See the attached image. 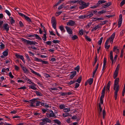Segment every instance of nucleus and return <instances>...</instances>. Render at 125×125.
<instances>
[{
  "instance_id": "obj_1",
  "label": "nucleus",
  "mask_w": 125,
  "mask_h": 125,
  "mask_svg": "<svg viewBox=\"0 0 125 125\" xmlns=\"http://www.w3.org/2000/svg\"><path fill=\"white\" fill-rule=\"evenodd\" d=\"M115 79L114 81L113 89L115 91L114 92V97L115 100H116L117 99V93L119 88V86L118 85L119 78H116Z\"/></svg>"
},
{
  "instance_id": "obj_2",
  "label": "nucleus",
  "mask_w": 125,
  "mask_h": 125,
  "mask_svg": "<svg viewBox=\"0 0 125 125\" xmlns=\"http://www.w3.org/2000/svg\"><path fill=\"white\" fill-rule=\"evenodd\" d=\"M21 40L23 41L24 43H26V45H31L32 44L35 45L36 44H38V43L35 41H31L29 40H27L23 38H21Z\"/></svg>"
},
{
  "instance_id": "obj_3",
  "label": "nucleus",
  "mask_w": 125,
  "mask_h": 125,
  "mask_svg": "<svg viewBox=\"0 0 125 125\" xmlns=\"http://www.w3.org/2000/svg\"><path fill=\"white\" fill-rule=\"evenodd\" d=\"M80 3L79 4L81 5L80 6L79 8L81 9H83L87 7L89 4V3H87L84 2L82 0H80Z\"/></svg>"
},
{
  "instance_id": "obj_4",
  "label": "nucleus",
  "mask_w": 125,
  "mask_h": 125,
  "mask_svg": "<svg viewBox=\"0 0 125 125\" xmlns=\"http://www.w3.org/2000/svg\"><path fill=\"white\" fill-rule=\"evenodd\" d=\"M105 88V85L104 87L102 90L101 93V95L100 98V104H102L103 103V98L104 97Z\"/></svg>"
},
{
  "instance_id": "obj_5",
  "label": "nucleus",
  "mask_w": 125,
  "mask_h": 125,
  "mask_svg": "<svg viewBox=\"0 0 125 125\" xmlns=\"http://www.w3.org/2000/svg\"><path fill=\"white\" fill-rule=\"evenodd\" d=\"M1 29L2 31L5 30L6 32H8L9 30V25L7 23L3 24L2 26Z\"/></svg>"
},
{
  "instance_id": "obj_6",
  "label": "nucleus",
  "mask_w": 125,
  "mask_h": 125,
  "mask_svg": "<svg viewBox=\"0 0 125 125\" xmlns=\"http://www.w3.org/2000/svg\"><path fill=\"white\" fill-rule=\"evenodd\" d=\"M51 23L53 28L56 29V21L55 18L54 17H52L51 20Z\"/></svg>"
},
{
  "instance_id": "obj_7",
  "label": "nucleus",
  "mask_w": 125,
  "mask_h": 125,
  "mask_svg": "<svg viewBox=\"0 0 125 125\" xmlns=\"http://www.w3.org/2000/svg\"><path fill=\"white\" fill-rule=\"evenodd\" d=\"M37 99V98H34L29 101V103L31 104L30 105V106L35 107V105H33V104L36 102Z\"/></svg>"
},
{
  "instance_id": "obj_8",
  "label": "nucleus",
  "mask_w": 125,
  "mask_h": 125,
  "mask_svg": "<svg viewBox=\"0 0 125 125\" xmlns=\"http://www.w3.org/2000/svg\"><path fill=\"white\" fill-rule=\"evenodd\" d=\"M34 59V61H36L38 62H42L43 64H47L48 63V62L47 61H43L41 59H40L37 58H35Z\"/></svg>"
},
{
  "instance_id": "obj_9",
  "label": "nucleus",
  "mask_w": 125,
  "mask_h": 125,
  "mask_svg": "<svg viewBox=\"0 0 125 125\" xmlns=\"http://www.w3.org/2000/svg\"><path fill=\"white\" fill-rule=\"evenodd\" d=\"M76 24L75 22L74 21H73L72 20H70L67 23V25L70 26H73Z\"/></svg>"
},
{
  "instance_id": "obj_10",
  "label": "nucleus",
  "mask_w": 125,
  "mask_h": 125,
  "mask_svg": "<svg viewBox=\"0 0 125 125\" xmlns=\"http://www.w3.org/2000/svg\"><path fill=\"white\" fill-rule=\"evenodd\" d=\"M85 15L86 18L88 19L93 16L94 14L92 13L91 11H89Z\"/></svg>"
},
{
  "instance_id": "obj_11",
  "label": "nucleus",
  "mask_w": 125,
  "mask_h": 125,
  "mask_svg": "<svg viewBox=\"0 0 125 125\" xmlns=\"http://www.w3.org/2000/svg\"><path fill=\"white\" fill-rule=\"evenodd\" d=\"M115 32H114L112 34L111 36L109 38H108L106 40H108V41L110 40V42H112V43L113 42V40L115 38Z\"/></svg>"
},
{
  "instance_id": "obj_12",
  "label": "nucleus",
  "mask_w": 125,
  "mask_h": 125,
  "mask_svg": "<svg viewBox=\"0 0 125 125\" xmlns=\"http://www.w3.org/2000/svg\"><path fill=\"white\" fill-rule=\"evenodd\" d=\"M65 28L67 30V31L69 34H72L73 33L70 27L66 26Z\"/></svg>"
},
{
  "instance_id": "obj_13",
  "label": "nucleus",
  "mask_w": 125,
  "mask_h": 125,
  "mask_svg": "<svg viewBox=\"0 0 125 125\" xmlns=\"http://www.w3.org/2000/svg\"><path fill=\"white\" fill-rule=\"evenodd\" d=\"M106 58L104 57V62H103V68L102 70L104 71V70L105 69V66L106 64Z\"/></svg>"
},
{
  "instance_id": "obj_14",
  "label": "nucleus",
  "mask_w": 125,
  "mask_h": 125,
  "mask_svg": "<svg viewBox=\"0 0 125 125\" xmlns=\"http://www.w3.org/2000/svg\"><path fill=\"white\" fill-rule=\"evenodd\" d=\"M112 4V3L111 2H109L108 3H105V4L104 5L103 4V7L105 8L107 7Z\"/></svg>"
},
{
  "instance_id": "obj_15",
  "label": "nucleus",
  "mask_w": 125,
  "mask_h": 125,
  "mask_svg": "<svg viewBox=\"0 0 125 125\" xmlns=\"http://www.w3.org/2000/svg\"><path fill=\"white\" fill-rule=\"evenodd\" d=\"M72 74L70 76V77L71 79H72L76 74V71H74L71 72Z\"/></svg>"
},
{
  "instance_id": "obj_16",
  "label": "nucleus",
  "mask_w": 125,
  "mask_h": 125,
  "mask_svg": "<svg viewBox=\"0 0 125 125\" xmlns=\"http://www.w3.org/2000/svg\"><path fill=\"white\" fill-rule=\"evenodd\" d=\"M98 110L99 111V115H100L102 111V108L101 107V106L100 103H99V108H98Z\"/></svg>"
},
{
  "instance_id": "obj_17",
  "label": "nucleus",
  "mask_w": 125,
  "mask_h": 125,
  "mask_svg": "<svg viewBox=\"0 0 125 125\" xmlns=\"http://www.w3.org/2000/svg\"><path fill=\"white\" fill-rule=\"evenodd\" d=\"M109 41H108V40H106V42L105 43V48H106L107 49H108L110 47V45H108V44L109 42Z\"/></svg>"
},
{
  "instance_id": "obj_18",
  "label": "nucleus",
  "mask_w": 125,
  "mask_h": 125,
  "mask_svg": "<svg viewBox=\"0 0 125 125\" xmlns=\"http://www.w3.org/2000/svg\"><path fill=\"white\" fill-rule=\"evenodd\" d=\"M93 78H90L89 79L87 80V81L89 84L90 85H91L93 83Z\"/></svg>"
},
{
  "instance_id": "obj_19",
  "label": "nucleus",
  "mask_w": 125,
  "mask_h": 125,
  "mask_svg": "<svg viewBox=\"0 0 125 125\" xmlns=\"http://www.w3.org/2000/svg\"><path fill=\"white\" fill-rule=\"evenodd\" d=\"M118 71H117L115 70V71L114 72V74L113 77H114V79H115L116 78V77H117L118 74Z\"/></svg>"
},
{
  "instance_id": "obj_20",
  "label": "nucleus",
  "mask_w": 125,
  "mask_h": 125,
  "mask_svg": "<svg viewBox=\"0 0 125 125\" xmlns=\"http://www.w3.org/2000/svg\"><path fill=\"white\" fill-rule=\"evenodd\" d=\"M8 49H7L5 51L3 52V55L4 56H6L8 55Z\"/></svg>"
},
{
  "instance_id": "obj_21",
  "label": "nucleus",
  "mask_w": 125,
  "mask_h": 125,
  "mask_svg": "<svg viewBox=\"0 0 125 125\" xmlns=\"http://www.w3.org/2000/svg\"><path fill=\"white\" fill-rule=\"evenodd\" d=\"M53 121L55 123H56L58 124V125H61V122L59 120L57 119L54 120Z\"/></svg>"
},
{
  "instance_id": "obj_22",
  "label": "nucleus",
  "mask_w": 125,
  "mask_h": 125,
  "mask_svg": "<svg viewBox=\"0 0 125 125\" xmlns=\"http://www.w3.org/2000/svg\"><path fill=\"white\" fill-rule=\"evenodd\" d=\"M110 81H109L107 83L106 86V89H107L109 91V92L110 91Z\"/></svg>"
},
{
  "instance_id": "obj_23",
  "label": "nucleus",
  "mask_w": 125,
  "mask_h": 125,
  "mask_svg": "<svg viewBox=\"0 0 125 125\" xmlns=\"http://www.w3.org/2000/svg\"><path fill=\"white\" fill-rule=\"evenodd\" d=\"M93 19L94 20H93V21H100V20H103L104 19V18H94Z\"/></svg>"
},
{
  "instance_id": "obj_24",
  "label": "nucleus",
  "mask_w": 125,
  "mask_h": 125,
  "mask_svg": "<svg viewBox=\"0 0 125 125\" xmlns=\"http://www.w3.org/2000/svg\"><path fill=\"white\" fill-rule=\"evenodd\" d=\"M65 4H64V3H63L58 8V9L59 10H60L61 9H62L63 7L64 8V9H65L66 8V6L64 7V5Z\"/></svg>"
},
{
  "instance_id": "obj_25",
  "label": "nucleus",
  "mask_w": 125,
  "mask_h": 125,
  "mask_svg": "<svg viewBox=\"0 0 125 125\" xmlns=\"http://www.w3.org/2000/svg\"><path fill=\"white\" fill-rule=\"evenodd\" d=\"M106 1L104 0L99 1L97 3V5L99 6L101 4L103 3L106 2Z\"/></svg>"
},
{
  "instance_id": "obj_26",
  "label": "nucleus",
  "mask_w": 125,
  "mask_h": 125,
  "mask_svg": "<svg viewBox=\"0 0 125 125\" xmlns=\"http://www.w3.org/2000/svg\"><path fill=\"white\" fill-rule=\"evenodd\" d=\"M35 92L36 93L37 96H43V94L42 93L39 91H35Z\"/></svg>"
},
{
  "instance_id": "obj_27",
  "label": "nucleus",
  "mask_w": 125,
  "mask_h": 125,
  "mask_svg": "<svg viewBox=\"0 0 125 125\" xmlns=\"http://www.w3.org/2000/svg\"><path fill=\"white\" fill-rule=\"evenodd\" d=\"M110 59L111 61H113V52L112 51H111L110 52Z\"/></svg>"
},
{
  "instance_id": "obj_28",
  "label": "nucleus",
  "mask_w": 125,
  "mask_h": 125,
  "mask_svg": "<svg viewBox=\"0 0 125 125\" xmlns=\"http://www.w3.org/2000/svg\"><path fill=\"white\" fill-rule=\"evenodd\" d=\"M59 28L62 32H64L65 31V30L64 29L62 25L60 26L59 27Z\"/></svg>"
},
{
  "instance_id": "obj_29",
  "label": "nucleus",
  "mask_w": 125,
  "mask_h": 125,
  "mask_svg": "<svg viewBox=\"0 0 125 125\" xmlns=\"http://www.w3.org/2000/svg\"><path fill=\"white\" fill-rule=\"evenodd\" d=\"M122 20H119L118 19V27H120L121 25V24L122 23Z\"/></svg>"
},
{
  "instance_id": "obj_30",
  "label": "nucleus",
  "mask_w": 125,
  "mask_h": 125,
  "mask_svg": "<svg viewBox=\"0 0 125 125\" xmlns=\"http://www.w3.org/2000/svg\"><path fill=\"white\" fill-rule=\"evenodd\" d=\"M82 77L81 76L80 77H78L76 81V82H78V83H80L82 80Z\"/></svg>"
},
{
  "instance_id": "obj_31",
  "label": "nucleus",
  "mask_w": 125,
  "mask_h": 125,
  "mask_svg": "<svg viewBox=\"0 0 125 125\" xmlns=\"http://www.w3.org/2000/svg\"><path fill=\"white\" fill-rule=\"evenodd\" d=\"M25 19L27 21H29V22H31V21L30 19L27 16H26L24 17Z\"/></svg>"
},
{
  "instance_id": "obj_32",
  "label": "nucleus",
  "mask_w": 125,
  "mask_h": 125,
  "mask_svg": "<svg viewBox=\"0 0 125 125\" xmlns=\"http://www.w3.org/2000/svg\"><path fill=\"white\" fill-rule=\"evenodd\" d=\"M24 73H28L29 71L27 69L26 67H24L22 69Z\"/></svg>"
},
{
  "instance_id": "obj_33",
  "label": "nucleus",
  "mask_w": 125,
  "mask_h": 125,
  "mask_svg": "<svg viewBox=\"0 0 125 125\" xmlns=\"http://www.w3.org/2000/svg\"><path fill=\"white\" fill-rule=\"evenodd\" d=\"M34 36L36 37V38L37 39H38L40 40H42V39L37 34H34Z\"/></svg>"
},
{
  "instance_id": "obj_34",
  "label": "nucleus",
  "mask_w": 125,
  "mask_h": 125,
  "mask_svg": "<svg viewBox=\"0 0 125 125\" xmlns=\"http://www.w3.org/2000/svg\"><path fill=\"white\" fill-rule=\"evenodd\" d=\"M108 22V21L106 20L105 21H101V22L99 24V25H103L104 24H105L107 22Z\"/></svg>"
},
{
  "instance_id": "obj_35",
  "label": "nucleus",
  "mask_w": 125,
  "mask_h": 125,
  "mask_svg": "<svg viewBox=\"0 0 125 125\" xmlns=\"http://www.w3.org/2000/svg\"><path fill=\"white\" fill-rule=\"evenodd\" d=\"M44 41L46 40L47 37L46 36V33L44 34L43 35V36L42 37Z\"/></svg>"
},
{
  "instance_id": "obj_36",
  "label": "nucleus",
  "mask_w": 125,
  "mask_h": 125,
  "mask_svg": "<svg viewBox=\"0 0 125 125\" xmlns=\"http://www.w3.org/2000/svg\"><path fill=\"white\" fill-rule=\"evenodd\" d=\"M72 39L74 40L78 38V37L76 35H74L72 37Z\"/></svg>"
},
{
  "instance_id": "obj_37",
  "label": "nucleus",
  "mask_w": 125,
  "mask_h": 125,
  "mask_svg": "<svg viewBox=\"0 0 125 125\" xmlns=\"http://www.w3.org/2000/svg\"><path fill=\"white\" fill-rule=\"evenodd\" d=\"M103 118L104 119L105 117V116L106 115V113L105 110L104 109L103 110Z\"/></svg>"
},
{
  "instance_id": "obj_38",
  "label": "nucleus",
  "mask_w": 125,
  "mask_h": 125,
  "mask_svg": "<svg viewBox=\"0 0 125 125\" xmlns=\"http://www.w3.org/2000/svg\"><path fill=\"white\" fill-rule=\"evenodd\" d=\"M1 45H0V48L1 49H4L5 47V45L3 43L1 42Z\"/></svg>"
},
{
  "instance_id": "obj_39",
  "label": "nucleus",
  "mask_w": 125,
  "mask_h": 125,
  "mask_svg": "<svg viewBox=\"0 0 125 125\" xmlns=\"http://www.w3.org/2000/svg\"><path fill=\"white\" fill-rule=\"evenodd\" d=\"M50 115H51V116L52 117H54L55 118L56 117V116L55 115L54 113H53V111H52L50 113Z\"/></svg>"
},
{
  "instance_id": "obj_40",
  "label": "nucleus",
  "mask_w": 125,
  "mask_h": 125,
  "mask_svg": "<svg viewBox=\"0 0 125 125\" xmlns=\"http://www.w3.org/2000/svg\"><path fill=\"white\" fill-rule=\"evenodd\" d=\"M103 40V37H102L100 39V41L98 42V43L99 45H101V43H102Z\"/></svg>"
},
{
  "instance_id": "obj_41",
  "label": "nucleus",
  "mask_w": 125,
  "mask_h": 125,
  "mask_svg": "<svg viewBox=\"0 0 125 125\" xmlns=\"http://www.w3.org/2000/svg\"><path fill=\"white\" fill-rule=\"evenodd\" d=\"M59 94H60V95L62 96H65V95H67V92H59Z\"/></svg>"
},
{
  "instance_id": "obj_42",
  "label": "nucleus",
  "mask_w": 125,
  "mask_h": 125,
  "mask_svg": "<svg viewBox=\"0 0 125 125\" xmlns=\"http://www.w3.org/2000/svg\"><path fill=\"white\" fill-rule=\"evenodd\" d=\"M80 68V67L78 65L74 68V70L77 71V72H78L79 71Z\"/></svg>"
},
{
  "instance_id": "obj_43",
  "label": "nucleus",
  "mask_w": 125,
  "mask_h": 125,
  "mask_svg": "<svg viewBox=\"0 0 125 125\" xmlns=\"http://www.w3.org/2000/svg\"><path fill=\"white\" fill-rule=\"evenodd\" d=\"M125 3V0H123L120 4V6H122Z\"/></svg>"
},
{
  "instance_id": "obj_44",
  "label": "nucleus",
  "mask_w": 125,
  "mask_h": 125,
  "mask_svg": "<svg viewBox=\"0 0 125 125\" xmlns=\"http://www.w3.org/2000/svg\"><path fill=\"white\" fill-rule=\"evenodd\" d=\"M29 87L30 88H31L34 90H36L37 89L34 86L32 85H30Z\"/></svg>"
},
{
  "instance_id": "obj_45",
  "label": "nucleus",
  "mask_w": 125,
  "mask_h": 125,
  "mask_svg": "<svg viewBox=\"0 0 125 125\" xmlns=\"http://www.w3.org/2000/svg\"><path fill=\"white\" fill-rule=\"evenodd\" d=\"M36 105H35V106H39V105L41 103V102L38 101L37 100L36 102Z\"/></svg>"
},
{
  "instance_id": "obj_46",
  "label": "nucleus",
  "mask_w": 125,
  "mask_h": 125,
  "mask_svg": "<svg viewBox=\"0 0 125 125\" xmlns=\"http://www.w3.org/2000/svg\"><path fill=\"white\" fill-rule=\"evenodd\" d=\"M46 122H45V124L47 122H49V123H51L52 121L50 120L49 119L47 118H45Z\"/></svg>"
},
{
  "instance_id": "obj_47",
  "label": "nucleus",
  "mask_w": 125,
  "mask_h": 125,
  "mask_svg": "<svg viewBox=\"0 0 125 125\" xmlns=\"http://www.w3.org/2000/svg\"><path fill=\"white\" fill-rule=\"evenodd\" d=\"M85 39L87 40L89 42H91V39L87 36L85 35Z\"/></svg>"
},
{
  "instance_id": "obj_48",
  "label": "nucleus",
  "mask_w": 125,
  "mask_h": 125,
  "mask_svg": "<svg viewBox=\"0 0 125 125\" xmlns=\"http://www.w3.org/2000/svg\"><path fill=\"white\" fill-rule=\"evenodd\" d=\"M60 42V41H58L57 40H53L52 41V42L54 43H59Z\"/></svg>"
},
{
  "instance_id": "obj_49",
  "label": "nucleus",
  "mask_w": 125,
  "mask_h": 125,
  "mask_svg": "<svg viewBox=\"0 0 125 125\" xmlns=\"http://www.w3.org/2000/svg\"><path fill=\"white\" fill-rule=\"evenodd\" d=\"M86 15H82L79 17V18L80 19H83L85 18H86Z\"/></svg>"
},
{
  "instance_id": "obj_50",
  "label": "nucleus",
  "mask_w": 125,
  "mask_h": 125,
  "mask_svg": "<svg viewBox=\"0 0 125 125\" xmlns=\"http://www.w3.org/2000/svg\"><path fill=\"white\" fill-rule=\"evenodd\" d=\"M28 81H29V82H28V83H29V84H31L33 85H34L35 84L31 82V80L29 79L28 80Z\"/></svg>"
},
{
  "instance_id": "obj_51",
  "label": "nucleus",
  "mask_w": 125,
  "mask_h": 125,
  "mask_svg": "<svg viewBox=\"0 0 125 125\" xmlns=\"http://www.w3.org/2000/svg\"><path fill=\"white\" fill-rule=\"evenodd\" d=\"M46 44L48 45H51L52 42L51 41H48L46 42Z\"/></svg>"
},
{
  "instance_id": "obj_52",
  "label": "nucleus",
  "mask_w": 125,
  "mask_h": 125,
  "mask_svg": "<svg viewBox=\"0 0 125 125\" xmlns=\"http://www.w3.org/2000/svg\"><path fill=\"white\" fill-rule=\"evenodd\" d=\"M63 110L64 112H68L70 111V109L67 108L64 109Z\"/></svg>"
},
{
  "instance_id": "obj_53",
  "label": "nucleus",
  "mask_w": 125,
  "mask_h": 125,
  "mask_svg": "<svg viewBox=\"0 0 125 125\" xmlns=\"http://www.w3.org/2000/svg\"><path fill=\"white\" fill-rule=\"evenodd\" d=\"M5 12L6 13H7V14L9 16H10L11 15L9 11L8 10H5Z\"/></svg>"
},
{
  "instance_id": "obj_54",
  "label": "nucleus",
  "mask_w": 125,
  "mask_h": 125,
  "mask_svg": "<svg viewBox=\"0 0 125 125\" xmlns=\"http://www.w3.org/2000/svg\"><path fill=\"white\" fill-rule=\"evenodd\" d=\"M100 28V26L99 25H97L95 27L93 28L94 30L95 31L98 29V28Z\"/></svg>"
},
{
  "instance_id": "obj_55",
  "label": "nucleus",
  "mask_w": 125,
  "mask_h": 125,
  "mask_svg": "<svg viewBox=\"0 0 125 125\" xmlns=\"http://www.w3.org/2000/svg\"><path fill=\"white\" fill-rule=\"evenodd\" d=\"M19 23L20 27H22L24 26V25L21 21H19Z\"/></svg>"
},
{
  "instance_id": "obj_56",
  "label": "nucleus",
  "mask_w": 125,
  "mask_h": 125,
  "mask_svg": "<svg viewBox=\"0 0 125 125\" xmlns=\"http://www.w3.org/2000/svg\"><path fill=\"white\" fill-rule=\"evenodd\" d=\"M62 0H59V1L57 2L54 5V7H56V6H57L61 2H62Z\"/></svg>"
},
{
  "instance_id": "obj_57",
  "label": "nucleus",
  "mask_w": 125,
  "mask_h": 125,
  "mask_svg": "<svg viewBox=\"0 0 125 125\" xmlns=\"http://www.w3.org/2000/svg\"><path fill=\"white\" fill-rule=\"evenodd\" d=\"M9 75L11 78H13L14 76L12 75V73L11 72L9 73Z\"/></svg>"
},
{
  "instance_id": "obj_58",
  "label": "nucleus",
  "mask_w": 125,
  "mask_h": 125,
  "mask_svg": "<svg viewBox=\"0 0 125 125\" xmlns=\"http://www.w3.org/2000/svg\"><path fill=\"white\" fill-rule=\"evenodd\" d=\"M120 67V65L119 64H118L116 67L115 71H119V68Z\"/></svg>"
},
{
  "instance_id": "obj_59",
  "label": "nucleus",
  "mask_w": 125,
  "mask_h": 125,
  "mask_svg": "<svg viewBox=\"0 0 125 125\" xmlns=\"http://www.w3.org/2000/svg\"><path fill=\"white\" fill-rule=\"evenodd\" d=\"M15 69L16 71H18L19 69V67L16 65H14Z\"/></svg>"
},
{
  "instance_id": "obj_60",
  "label": "nucleus",
  "mask_w": 125,
  "mask_h": 125,
  "mask_svg": "<svg viewBox=\"0 0 125 125\" xmlns=\"http://www.w3.org/2000/svg\"><path fill=\"white\" fill-rule=\"evenodd\" d=\"M15 22V20L12 17L11 19L10 23L11 24L14 23Z\"/></svg>"
},
{
  "instance_id": "obj_61",
  "label": "nucleus",
  "mask_w": 125,
  "mask_h": 125,
  "mask_svg": "<svg viewBox=\"0 0 125 125\" xmlns=\"http://www.w3.org/2000/svg\"><path fill=\"white\" fill-rule=\"evenodd\" d=\"M76 82V81L75 80H74L73 81H71L69 83V84L70 85H71L73 83H74Z\"/></svg>"
},
{
  "instance_id": "obj_62",
  "label": "nucleus",
  "mask_w": 125,
  "mask_h": 125,
  "mask_svg": "<svg viewBox=\"0 0 125 125\" xmlns=\"http://www.w3.org/2000/svg\"><path fill=\"white\" fill-rule=\"evenodd\" d=\"M68 113H66L65 114H63L62 116L63 117H66L68 116Z\"/></svg>"
},
{
  "instance_id": "obj_63",
  "label": "nucleus",
  "mask_w": 125,
  "mask_h": 125,
  "mask_svg": "<svg viewBox=\"0 0 125 125\" xmlns=\"http://www.w3.org/2000/svg\"><path fill=\"white\" fill-rule=\"evenodd\" d=\"M79 33L81 35H82L83 34V32L82 30H81L79 31Z\"/></svg>"
},
{
  "instance_id": "obj_64",
  "label": "nucleus",
  "mask_w": 125,
  "mask_h": 125,
  "mask_svg": "<svg viewBox=\"0 0 125 125\" xmlns=\"http://www.w3.org/2000/svg\"><path fill=\"white\" fill-rule=\"evenodd\" d=\"M60 108L61 109H62L65 108V106L61 104L59 106Z\"/></svg>"
}]
</instances>
